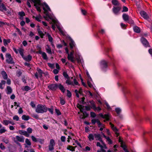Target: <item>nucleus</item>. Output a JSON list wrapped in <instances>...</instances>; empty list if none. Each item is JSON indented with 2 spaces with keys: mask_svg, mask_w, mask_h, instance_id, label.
Listing matches in <instances>:
<instances>
[{
  "mask_svg": "<svg viewBox=\"0 0 152 152\" xmlns=\"http://www.w3.org/2000/svg\"><path fill=\"white\" fill-rule=\"evenodd\" d=\"M90 114L91 116L93 118L95 117L96 116V114L95 113L93 112H91Z\"/></svg>",
  "mask_w": 152,
  "mask_h": 152,
  "instance_id": "0e129e2a",
  "label": "nucleus"
},
{
  "mask_svg": "<svg viewBox=\"0 0 152 152\" xmlns=\"http://www.w3.org/2000/svg\"><path fill=\"white\" fill-rule=\"evenodd\" d=\"M94 136L96 140H99L102 143H103V142L102 139L100 134H94Z\"/></svg>",
  "mask_w": 152,
  "mask_h": 152,
  "instance_id": "f8f14e48",
  "label": "nucleus"
},
{
  "mask_svg": "<svg viewBox=\"0 0 152 152\" xmlns=\"http://www.w3.org/2000/svg\"><path fill=\"white\" fill-rule=\"evenodd\" d=\"M37 70L39 75V77H42V74L43 73L41 69L38 68H37Z\"/></svg>",
  "mask_w": 152,
  "mask_h": 152,
  "instance_id": "72a5a7b5",
  "label": "nucleus"
},
{
  "mask_svg": "<svg viewBox=\"0 0 152 152\" xmlns=\"http://www.w3.org/2000/svg\"><path fill=\"white\" fill-rule=\"evenodd\" d=\"M25 142L27 145H31V142L27 138H26L25 140Z\"/></svg>",
  "mask_w": 152,
  "mask_h": 152,
  "instance_id": "e433bc0d",
  "label": "nucleus"
},
{
  "mask_svg": "<svg viewBox=\"0 0 152 152\" xmlns=\"http://www.w3.org/2000/svg\"><path fill=\"white\" fill-rule=\"evenodd\" d=\"M31 1L34 3V6L36 7L37 10L39 12L41 11L39 6H42L43 7L44 12H46L48 11H50V9L46 3L41 4L40 0H31Z\"/></svg>",
  "mask_w": 152,
  "mask_h": 152,
  "instance_id": "f257e3e1",
  "label": "nucleus"
},
{
  "mask_svg": "<svg viewBox=\"0 0 152 152\" xmlns=\"http://www.w3.org/2000/svg\"><path fill=\"white\" fill-rule=\"evenodd\" d=\"M6 91L7 94H11L12 92V90L11 87L9 86H7L6 88Z\"/></svg>",
  "mask_w": 152,
  "mask_h": 152,
  "instance_id": "b1692460",
  "label": "nucleus"
},
{
  "mask_svg": "<svg viewBox=\"0 0 152 152\" xmlns=\"http://www.w3.org/2000/svg\"><path fill=\"white\" fill-rule=\"evenodd\" d=\"M6 130L5 129L4 127H3L2 129H0V134H2V133H4L6 131Z\"/></svg>",
  "mask_w": 152,
  "mask_h": 152,
  "instance_id": "a18cd8bd",
  "label": "nucleus"
},
{
  "mask_svg": "<svg viewBox=\"0 0 152 152\" xmlns=\"http://www.w3.org/2000/svg\"><path fill=\"white\" fill-rule=\"evenodd\" d=\"M48 38L49 41L52 43L53 41V38L50 35H48Z\"/></svg>",
  "mask_w": 152,
  "mask_h": 152,
  "instance_id": "338daca9",
  "label": "nucleus"
},
{
  "mask_svg": "<svg viewBox=\"0 0 152 152\" xmlns=\"http://www.w3.org/2000/svg\"><path fill=\"white\" fill-rule=\"evenodd\" d=\"M32 129H31V128H28L27 129V132L28 133H29V134H30L31 133H32Z\"/></svg>",
  "mask_w": 152,
  "mask_h": 152,
  "instance_id": "69168bd1",
  "label": "nucleus"
},
{
  "mask_svg": "<svg viewBox=\"0 0 152 152\" xmlns=\"http://www.w3.org/2000/svg\"><path fill=\"white\" fill-rule=\"evenodd\" d=\"M2 141L6 144H8L9 142V141L8 138L4 137L2 139Z\"/></svg>",
  "mask_w": 152,
  "mask_h": 152,
  "instance_id": "7c9ffc66",
  "label": "nucleus"
},
{
  "mask_svg": "<svg viewBox=\"0 0 152 152\" xmlns=\"http://www.w3.org/2000/svg\"><path fill=\"white\" fill-rule=\"evenodd\" d=\"M6 61L9 64H13L14 62L12 61V58L11 55L9 53H7L6 54Z\"/></svg>",
  "mask_w": 152,
  "mask_h": 152,
  "instance_id": "39448f33",
  "label": "nucleus"
},
{
  "mask_svg": "<svg viewBox=\"0 0 152 152\" xmlns=\"http://www.w3.org/2000/svg\"><path fill=\"white\" fill-rule=\"evenodd\" d=\"M67 96L69 97H70L71 96V93L68 90H67Z\"/></svg>",
  "mask_w": 152,
  "mask_h": 152,
  "instance_id": "864d4df0",
  "label": "nucleus"
},
{
  "mask_svg": "<svg viewBox=\"0 0 152 152\" xmlns=\"http://www.w3.org/2000/svg\"><path fill=\"white\" fill-rule=\"evenodd\" d=\"M123 18L125 21H128L129 20V16L126 14H124L122 15Z\"/></svg>",
  "mask_w": 152,
  "mask_h": 152,
  "instance_id": "412c9836",
  "label": "nucleus"
},
{
  "mask_svg": "<svg viewBox=\"0 0 152 152\" xmlns=\"http://www.w3.org/2000/svg\"><path fill=\"white\" fill-rule=\"evenodd\" d=\"M18 52L19 53L22 57L24 56L23 52L24 50L22 48H19L18 50Z\"/></svg>",
  "mask_w": 152,
  "mask_h": 152,
  "instance_id": "c85d7f7f",
  "label": "nucleus"
},
{
  "mask_svg": "<svg viewBox=\"0 0 152 152\" xmlns=\"http://www.w3.org/2000/svg\"><path fill=\"white\" fill-rule=\"evenodd\" d=\"M55 110L57 115H61V113L59 110L56 109Z\"/></svg>",
  "mask_w": 152,
  "mask_h": 152,
  "instance_id": "3c124183",
  "label": "nucleus"
},
{
  "mask_svg": "<svg viewBox=\"0 0 152 152\" xmlns=\"http://www.w3.org/2000/svg\"><path fill=\"white\" fill-rule=\"evenodd\" d=\"M24 138L22 136H16L15 137H13L12 140L14 142L18 145L20 146V144L18 142H24Z\"/></svg>",
  "mask_w": 152,
  "mask_h": 152,
  "instance_id": "20e7f679",
  "label": "nucleus"
},
{
  "mask_svg": "<svg viewBox=\"0 0 152 152\" xmlns=\"http://www.w3.org/2000/svg\"><path fill=\"white\" fill-rule=\"evenodd\" d=\"M0 10L2 12L7 10V9L5 7L3 4H1V3H0Z\"/></svg>",
  "mask_w": 152,
  "mask_h": 152,
  "instance_id": "5701e85b",
  "label": "nucleus"
},
{
  "mask_svg": "<svg viewBox=\"0 0 152 152\" xmlns=\"http://www.w3.org/2000/svg\"><path fill=\"white\" fill-rule=\"evenodd\" d=\"M47 51V53H49V54H51L52 53V51L51 49L49 48L46 49Z\"/></svg>",
  "mask_w": 152,
  "mask_h": 152,
  "instance_id": "774afa93",
  "label": "nucleus"
},
{
  "mask_svg": "<svg viewBox=\"0 0 152 152\" xmlns=\"http://www.w3.org/2000/svg\"><path fill=\"white\" fill-rule=\"evenodd\" d=\"M115 110L116 112V113L118 114H119L121 112V109L119 108H115Z\"/></svg>",
  "mask_w": 152,
  "mask_h": 152,
  "instance_id": "4c0bfd02",
  "label": "nucleus"
},
{
  "mask_svg": "<svg viewBox=\"0 0 152 152\" xmlns=\"http://www.w3.org/2000/svg\"><path fill=\"white\" fill-rule=\"evenodd\" d=\"M66 83L68 85H74L73 83L69 78L66 81Z\"/></svg>",
  "mask_w": 152,
  "mask_h": 152,
  "instance_id": "2f4dec72",
  "label": "nucleus"
},
{
  "mask_svg": "<svg viewBox=\"0 0 152 152\" xmlns=\"http://www.w3.org/2000/svg\"><path fill=\"white\" fill-rule=\"evenodd\" d=\"M106 139H107V140L108 142V143L109 144H111L112 143V141L110 139V138L109 137H107L106 138Z\"/></svg>",
  "mask_w": 152,
  "mask_h": 152,
  "instance_id": "de8ad7c7",
  "label": "nucleus"
},
{
  "mask_svg": "<svg viewBox=\"0 0 152 152\" xmlns=\"http://www.w3.org/2000/svg\"><path fill=\"white\" fill-rule=\"evenodd\" d=\"M13 119L16 121H18L19 118L18 115H15L13 117Z\"/></svg>",
  "mask_w": 152,
  "mask_h": 152,
  "instance_id": "4d7b16f0",
  "label": "nucleus"
},
{
  "mask_svg": "<svg viewBox=\"0 0 152 152\" xmlns=\"http://www.w3.org/2000/svg\"><path fill=\"white\" fill-rule=\"evenodd\" d=\"M22 118L23 120L27 121L29 119V117L28 115H22Z\"/></svg>",
  "mask_w": 152,
  "mask_h": 152,
  "instance_id": "c756f323",
  "label": "nucleus"
},
{
  "mask_svg": "<svg viewBox=\"0 0 152 152\" xmlns=\"http://www.w3.org/2000/svg\"><path fill=\"white\" fill-rule=\"evenodd\" d=\"M128 8L126 6H124L123 7V10L122 11V12H126L128 11Z\"/></svg>",
  "mask_w": 152,
  "mask_h": 152,
  "instance_id": "09e8293b",
  "label": "nucleus"
},
{
  "mask_svg": "<svg viewBox=\"0 0 152 152\" xmlns=\"http://www.w3.org/2000/svg\"><path fill=\"white\" fill-rule=\"evenodd\" d=\"M3 42L4 45H7L8 43H9L10 42V40L9 39L6 40L5 39H4L3 40Z\"/></svg>",
  "mask_w": 152,
  "mask_h": 152,
  "instance_id": "f704fd0d",
  "label": "nucleus"
},
{
  "mask_svg": "<svg viewBox=\"0 0 152 152\" xmlns=\"http://www.w3.org/2000/svg\"><path fill=\"white\" fill-rule=\"evenodd\" d=\"M31 138L32 141L34 142H36L37 141V140L36 138L34 136H31Z\"/></svg>",
  "mask_w": 152,
  "mask_h": 152,
  "instance_id": "052dcab7",
  "label": "nucleus"
},
{
  "mask_svg": "<svg viewBox=\"0 0 152 152\" xmlns=\"http://www.w3.org/2000/svg\"><path fill=\"white\" fill-rule=\"evenodd\" d=\"M58 84H54L49 85L48 86V88L50 90H51L52 91H54L57 89L58 88Z\"/></svg>",
  "mask_w": 152,
  "mask_h": 152,
  "instance_id": "423d86ee",
  "label": "nucleus"
},
{
  "mask_svg": "<svg viewBox=\"0 0 152 152\" xmlns=\"http://www.w3.org/2000/svg\"><path fill=\"white\" fill-rule=\"evenodd\" d=\"M55 144L54 140L53 139L51 140L49 145V149L50 151H51L54 149V146Z\"/></svg>",
  "mask_w": 152,
  "mask_h": 152,
  "instance_id": "0eeeda50",
  "label": "nucleus"
},
{
  "mask_svg": "<svg viewBox=\"0 0 152 152\" xmlns=\"http://www.w3.org/2000/svg\"><path fill=\"white\" fill-rule=\"evenodd\" d=\"M23 111L22 110V108L21 107H20L19 109V110H18V113L19 114H21L22 113H23Z\"/></svg>",
  "mask_w": 152,
  "mask_h": 152,
  "instance_id": "bf43d9fd",
  "label": "nucleus"
},
{
  "mask_svg": "<svg viewBox=\"0 0 152 152\" xmlns=\"http://www.w3.org/2000/svg\"><path fill=\"white\" fill-rule=\"evenodd\" d=\"M141 41L142 43L144 45L146 46H148V42L147 40L143 37L141 39Z\"/></svg>",
  "mask_w": 152,
  "mask_h": 152,
  "instance_id": "4468645a",
  "label": "nucleus"
},
{
  "mask_svg": "<svg viewBox=\"0 0 152 152\" xmlns=\"http://www.w3.org/2000/svg\"><path fill=\"white\" fill-rule=\"evenodd\" d=\"M98 119H93L91 121L92 123L93 124H94L96 122L97 123V120H98Z\"/></svg>",
  "mask_w": 152,
  "mask_h": 152,
  "instance_id": "13d9d810",
  "label": "nucleus"
},
{
  "mask_svg": "<svg viewBox=\"0 0 152 152\" xmlns=\"http://www.w3.org/2000/svg\"><path fill=\"white\" fill-rule=\"evenodd\" d=\"M48 110L52 114L53 113V106H51L50 108H48Z\"/></svg>",
  "mask_w": 152,
  "mask_h": 152,
  "instance_id": "79ce46f5",
  "label": "nucleus"
},
{
  "mask_svg": "<svg viewBox=\"0 0 152 152\" xmlns=\"http://www.w3.org/2000/svg\"><path fill=\"white\" fill-rule=\"evenodd\" d=\"M101 67L103 68H106L107 66V63L105 61H102L101 62Z\"/></svg>",
  "mask_w": 152,
  "mask_h": 152,
  "instance_id": "2eb2a0df",
  "label": "nucleus"
},
{
  "mask_svg": "<svg viewBox=\"0 0 152 152\" xmlns=\"http://www.w3.org/2000/svg\"><path fill=\"white\" fill-rule=\"evenodd\" d=\"M67 58L69 60H70L73 63L75 62V60L74 59L73 56L70 55L69 54H68Z\"/></svg>",
  "mask_w": 152,
  "mask_h": 152,
  "instance_id": "a211bd4d",
  "label": "nucleus"
},
{
  "mask_svg": "<svg viewBox=\"0 0 152 152\" xmlns=\"http://www.w3.org/2000/svg\"><path fill=\"white\" fill-rule=\"evenodd\" d=\"M32 116L33 118H34L36 119H39V117L38 115L37 114H33L32 115Z\"/></svg>",
  "mask_w": 152,
  "mask_h": 152,
  "instance_id": "8fccbe9b",
  "label": "nucleus"
},
{
  "mask_svg": "<svg viewBox=\"0 0 152 152\" xmlns=\"http://www.w3.org/2000/svg\"><path fill=\"white\" fill-rule=\"evenodd\" d=\"M75 92L76 94V96L77 97L79 98V93L78 92V91L76 89L75 90Z\"/></svg>",
  "mask_w": 152,
  "mask_h": 152,
  "instance_id": "e2e57ef3",
  "label": "nucleus"
},
{
  "mask_svg": "<svg viewBox=\"0 0 152 152\" xmlns=\"http://www.w3.org/2000/svg\"><path fill=\"white\" fill-rule=\"evenodd\" d=\"M22 58L25 60L26 61H31L32 58V57L30 55H28L27 56H24Z\"/></svg>",
  "mask_w": 152,
  "mask_h": 152,
  "instance_id": "dca6fc26",
  "label": "nucleus"
},
{
  "mask_svg": "<svg viewBox=\"0 0 152 152\" xmlns=\"http://www.w3.org/2000/svg\"><path fill=\"white\" fill-rule=\"evenodd\" d=\"M31 89V88L29 87L28 86H26L24 87L23 90L25 91H28L30 90Z\"/></svg>",
  "mask_w": 152,
  "mask_h": 152,
  "instance_id": "58836bf2",
  "label": "nucleus"
},
{
  "mask_svg": "<svg viewBox=\"0 0 152 152\" xmlns=\"http://www.w3.org/2000/svg\"><path fill=\"white\" fill-rule=\"evenodd\" d=\"M141 15L144 19L147 20L149 18V16L145 11H142L140 12Z\"/></svg>",
  "mask_w": 152,
  "mask_h": 152,
  "instance_id": "6e6552de",
  "label": "nucleus"
},
{
  "mask_svg": "<svg viewBox=\"0 0 152 152\" xmlns=\"http://www.w3.org/2000/svg\"><path fill=\"white\" fill-rule=\"evenodd\" d=\"M103 118H105L106 120L108 121L109 119V115L107 114H106L104 115Z\"/></svg>",
  "mask_w": 152,
  "mask_h": 152,
  "instance_id": "603ef678",
  "label": "nucleus"
},
{
  "mask_svg": "<svg viewBox=\"0 0 152 152\" xmlns=\"http://www.w3.org/2000/svg\"><path fill=\"white\" fill-rule=\"evenodd\" d=\"M110 125L113 131L115 132L117 136L119 135V133L117 132L118 131V130L114 126L113 124H112L111 123H110Z\"/></svg>",
  "mask_w": 152,
  "mask_h": 152,
  "instance_id": "9d476101",
  "label": "nucleus"
},
{
  "mask_svg": "<svg viewBox=\"0 0 152 152\" xmlns=\"http://www.w3.org/2000/svg\"><path fill=\"white\" fill-rule=\"evenodd\" d=\"M1 74L2 76L3 79H7V75L5 71H2L1 72Z\"/></svg>",
  "mask_w": 152,
  "mask_h": 152,
  "instance_id": "6ab92c4d",
  "label": "nucleus"
},
{
  "mask_svg": "<svg viewBox=\"0 0 152 152\" xmlns=\"http://www.w3.org/2000/svg\"><path fill=\"white\" fill-rule=\"evenodd\" d=\"M110 125L113 131L115 132L117 136L119 135V133L117 132L118 131V130L114 126L113 124H112L111 123H110Z\"/></svg>",
  "mask_w": 152,
  "mask_h": 152,
  "instance_id": "9b49d317",
  "label": "nucleus"
},
{
  "mask_svg": "<svg viewBox=\"0 0 152 152\" xmlns=\"http://www.w3.org/2000/svg\"><path fill=\"white\" fill-rule=\"evenodd\" d=\"M82 113L83 114V116H82V118L84 119L88 116V114H87L86 112H83H83Z\"/></svg>",
  "mask_w": 152,
  "mask_h": 152,
  "instance_id": "a19ab883",
  "label": "nucleus"
},
{
  "mask_svg": "<svg viewBox=\"0 0 152 152\" xmlns=\"http://www.w3.org/2000/svg\"><path fill=\"white\" fill-rule=\"evenodd\" d=\"M77 108H79L80 109V111L81 112H83V107L84 106H83L82 105L78 104H77Z\"/></svg>",
  "mask_w": 152,
  "mask_h": 152,
  "instance_id": "bb28decb",
  "label": "nucleus"
},
{
  "mask_svg": "<svg viewBox=\"0 0 152 152\" xmlns=\"http://www.w3.org/2000/svg\"><path fill=\"white\" fill-rule=\"evenodd\" d=\"M102 145H101L100 143L99 142H97L96 143V146H99L101 148V149L102 148H104L107 149V147L106 145L103 142V143H102Z\"/></svg>",
  "mask_w": 152,
  "mask_h": 152,
  "instance_id": "f3484780",
  "label": "nucleus"
},
{
  "mask_svg": "<svg viewBox=\"0 0 152 152\" xmlns=\"http://www.w3.org/2000/svg\"><path fill=\"white\" fill-rule=\"evenodd\" d=\"M73 82H74V83H73L74 85L73 86H74L75 85H78L79 84L77 82L76 78H74L73 79Z\"/></svg>",
  "mask_w": 152,
  "mask_h": 152,
  "instance_id": "5fc2aeb1",
  "label": "nucleus"
},
{
  "mask_svg": "<svg viewBox=\"0 0 152 152\" xmlns=\"http://www.w3.org/2000/svg\"><path fill=\"white\" fill-rule=\"evenodd\" d=\"M121 8L119 7H114L113 9V11L115 14L118 13L120 11Z\"/></svg>",
  "mask_w": 152,
  "mask_h": 152,
  "instance_id": "393cba45",
  "label": "nucleus"
},
{
  "mask_svg": "<svg viewBox=\"0 0 152 152\" xmlns=\"http://www.w3.org/2000/svg\"><path fill=\"white\" fill-rule=\"evenodd\" d=\"M42 55L43 59L45 60H47L48 59L47 55L45 52H43Z\"/></svg>",
  "mask_w": 152,
  "mask_h": 152,
  "instance_id": "473e14b6",
  "label": "nucleus"
},
{
  "mask_svg": "<svg viewBox=\"0 0 152 152\" xmlns=\"http://www.w3.org/2000/svg\"><path fill=\"white\" fill-rule=\"evenodd\" d=\"M44 13L46 15V16L44 17L45 18L47 21H49L50 19L53 20V17L52 15L49 14L48 12H44Z\"/></svg>",
  "mask_w": 152,
  "mask_h": 152,
  "instance_id": "1a4fd4ad",
  "label": "nucleus"
},
{
  "mask_svg": "<svg viewBox=\"0 0 152 152\" xmlns=\"http://www.w3.org/2000/svg\"><path fill=\"white\" fill-rule=\"evenodd\" d=\"M56 26L61 34L63 36H66L69 39L70 41V42L69 43L70 48L71 49L73 48L74 47H75V45L74 41L69 35H66V32L65 31L63 30L58 25H56Z\"/></svg>",
  "mask_w": 152,
  "mask_h": 152,
  "instance_id": "f03ea898",
  "label": "nucleus"
},
{
  "mask_svg": "<svg viewBox=\"0 0 152 152\" xmlns=\"http://www.w3.org/2000/svg\"><path fill=\"white\" fill-rule=\"evenodd\" d=\"M67 149L72 151H74L75 148L72 146H69L67 148Z\"/></svg>",
  "mask_w": 152,
  "mask_h": 152,
  "instance_id": "c03bdc74",
  "label": "nucleus"
},
{
  "mask_svg": "<svg viewBox=\"0 0 152 152\" xmlns=\"http://www.w3.org/2000/svg\"><path fill=\"white\" fill-rule=\"evenodd\" d=\"M3 124L5 125H7L9 124V121L4 120Z\"/></svg>",
  "mask_w": 152,
  "mask_h": 152,
  "instance_id": "680f3d73",
  "label": "nucleus"
},
{
  "mask_svg": "<svg viewBox=\"0 0 152 152\" xmlns=\"http://www.w3.org/2000/svg\"><path fill=\"white\" fill-rule=\"evenodd\" d=\"M63 75L65 78H67V79H68L69 78V77L68 76V75L67 74L66 72L65 71L64 72H63Z\"/></svg>",
  "mask_w": 152,
  "mask_h": 152,
  "instance_id": "ea45409f",
  "label": "nucleus"
},
{
  "mask_svg": "<svg viewBox=\"0 0 152 152\" xmlns=\"http://www.w3.org/2000/svg\"><path fill=\"white\" fill-rule=\"evenodd\" d=\"M48 108L45 105L38 104L37 105L35 111L38 113H42L46 112Z\"/></svg>",
  "mask_w": 152,
  "mask_h": 152,
  "instance_id": "7ed1b4c3",
  "label": "nucleus"
},
{
  "mask_svg": "<svg viewBox=\"0 0 152 152\" xmlns=\"http://www.w3.org/2000/svg\"><path fill=\"white\" fill-rule=\"evenodd\" d=\"M88 137L90 141H92L94 140V137H95L94 134H90L88 135Z\"/></svg>",
  "mask_w": 152,
  "mask_h": 152,
  "instance_id": "4be33fe9",
  "label": "nucleus"
},
{
  "mask_svg": "<svg viewBox=\"0 0 152 152\" xmlns=\"http://www.w3.org/2000/svg\"><path fill=\"white\" fill-rule=\"evenodd\" d=\"M19 133L20 134L24 135L27 137H28L29 136V134H28L27 132L25 130H20L19 131Z\"/></svg>",
  "mask_w": 152,
  "mask_h": 152,
  "instance_id": "ddd939ff",
  "label": "nucleus"
},
{
  "mask_svg": "<svg viewBox=\"0 0 152 152\" xmlns=\"http://www.w3.org/2000/svg\"><path fill=\"white\" fill-rule=\"evenodd\" d=\"M134 30L137 33H139L140 32V28L137 26H135L134 27Z\"/></svg>",
  "mask_w": 152,
  "mask_h": 152,
  "instance_id": "cd10ccee",
  "label": "nucleus"
},
{
  "mask_svg": "<svg viewBox=\"0 0 152 152\" xmlns=\"http://www.w3.org/2000/svg\"><path fill=\"white\" fill-rule=\"evenodd\" d=\"M58 88H59L63 92H64L65 91V89L63 86L60 84H58Z\"/></svg>",
  "mask_w": 152,
  "mask_h": 152,
  "instance_id": "a878e982",
  "label": "nucleus"
},
{
  "mask_svg": "<svg viewBox=\"0 0 152 152\" xmlns=\"http://www.w3.org/2000/svg\"><path fill=\"white\" fill-rule=\"evenodd\" d=\"M121 146L123 148L125 152H129L127 149L126 146L125 144H124L122 142L121 143Z\"/></svg>",
  "mask_w": 152,
  "mask_h": 152,
  "instance_id": "aec40b11",
  "label": "nucleus"
},
{
  "mask_svg": "<svg viewBox=\"0 0 152 152\" xmlns=\"http://www.w3.org/2000/svg\"><path fill=\"white\" fill-rule=\"evenodd\" d=\"M112 3L115 5H117L119 4V3L117 0H112Z\"/></svg>",
  "mask_w": 152,
  "mask_h": 152,
  "instance_id": "c9c22d12",
  "label": "nucleus"
},
{
  "mask_svg": "<svg viewBox=\"0 0 152 152\" xmlns=\"http://www.w3.org/2000/svg\"><path fill=\"white\" fill-rule=\"evenodd\" d=\"M91 108H93L95 110L97 109V107L95 106L93 102L91 103Z\"/></svg>",
  "mask_w": 152,
  "mask_h": 152,
  "instance_id": "37998d69",
  "label": "nucleus"
},
{
  "mask_svg": "<svg viewBox=\"0 0 152 152\" xmlns=\"http://www.w3.org/2000/svg\"><path fill=\"white\" fill-rule=\"evenodd\" d=\"M18 14L21 17H22L25 15V13L22 11L19 12Z\"/></svg>",
  "mask_w": 152,
  "mask_h": 152,
  "instance_id": "49530a36",
  "label": "nucleus"
},
{
  "mask_svg": "<svg viewBox=\"0 0 152 152\" xmlns=\"http://www.w3.org/2000/svg\"><path fill=\"white\" fill-rule=\"evenodd\" d=\"M0 148L2 150H4L5 149V147L3 145L2 143L0 144Z\"/></svg>",
  "mask_w": 152,
  "mask_h": 152,
  "instance_id": "6e6d98bb",
  "label": "nucleus"
}]
</instances>
